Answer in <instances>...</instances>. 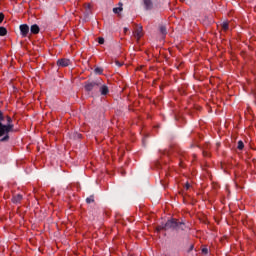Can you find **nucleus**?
<instances>
[{
	"mask_svg": "<svg viewBox=\"0 0 256 256\" xmlns=\"http://www.w3.org/2000/svg\"><path fill=\"white\" fill-rule=\"evenodd\" d=\"M13 119L10 116H4L0 111V129H13Z\"/></svg>",
	"mask_w": 256,
	"mask_h": 256,
	"instance_id": "f257e3e1",
	"label": "nucleus"
},
{
	"mask_svg": "<svg viewBox=\"0 0 256 256\" xmlns=\"http://www.w3.org/2000/svg\"><path fill=\"white\" fill-rule=\"evenodd\" d=\"M179 222L175 219L168 220L164 226V229H177Z\"/></svg>",
	"mask_w": 256,
	"mask_h": 256,
	"instance_id": "f03ea898",
	"label": "nucleus"
},
{
	"mask_svg": "<svg viewBox=\"0 0 256 256\" xmlns=\"http://www.w3.org/2000/svg\"><path fill=\"white\" fill-rule=\"evenodd\" d=\"M19 29H20V35L22 37H27V35H29V25L27 24H21L19 26Z\"/></svg>",
	"mask_w": 256,
	"mask_h": 256,
	"instance_id": "7ed1b4c3",
	"label": "nucleus"
},
{
	"mask_svg": "<svg viewBox=\"0 0 256 256\" xmlns=\"http://www.w3.org/2000/svg\"><path fill=\"white\" fill-rule=\"evenodd\" d=\"M58 67H69L71 65V60L67 58H62L57 61Z\"/></svg>",
	"mask_w": 256,
	"mask_h": 256,
	"instance_id": "20e7f679",
	"label": "nucleus"
},
{
	"mask_svg": "<svg viewBox=\"0 0 256 256\" xmlns=\"http://www.w3.org/2000/svg\"><path fill=\"white\" fill-rule=\"evenodd\" d=\"M10 129H0V137H3L0 141H7L9 139Z\"/></svg>",
	"mask_w": 256,
	"mask_h": 256,
	"instance_id": "39448f33",
	"label": "nucleus"
},
{
	"mask_svg": "<svg viewBox=\"0 0 256 256\" xmlns=\"http://www.w3.org/2000/svg\"><path fill=\"white\" fill-rule=\"evenodd\" d=\"M40 29H39V26L37 24H33L31 27H30V32L33 34V35H37L39 33Z\"/></svg>",
	"mask_w": 256,
	"mask_h": 256,
	"instance_id": "423d86ee",
	"label": "nucleus"
},
{
	"mask_svg": "<svg viewBox=\"0 0 256 256\" xmlns=\"http://www.w3.org/2000/svg\"><path fill=\"white\" fill-rule=\"evenodd\" d=\"M144 7L145 9H153V1L151 0H144Z\"/></svg>",
	"mask_w": 256,
	"mask_h": 256,
	"instance_id": "0eeeda50",
	"label": "nucleus"
},
{
	"mask_svg": "<svg viewBox=\"0 0 256 256\" xmlns=\"http://www.w3.org/2000/svg\"><path fill=\"white\" fill-rule=\"evenodd\" d=\"M22 200L23 196L21 194H17L12 198L13 203H21Z\"/></svg>",
	"mask_w": 256,
	"mask_h": 256,
	"instance_id": "6e6552de",
	"label": "nucleus"
},
{
	"mask_svg": "<svg viewBox=\"0 0 256 256\" xmlns=\"http://www.w3.org/2000/svg\"><path fill=\"white\" fill-rule=\"evenodd\" d=\"M100 93H101V95H107L109 93V87H107V85L101 86Z\"/></svg>",
	"mask_w": 256,
	"mask_h": 256,
	"instance_id": "1a4fd4ad",
	"label": "nucleus"
},
{
	"mask_svg": "<svg viewBox=\"0 0 256 256\" xmlns=\"http://www.w3.org/2000/svg\"><path fill=\"white\" fill-rule=\"evenodd\" d=\"M135 37H136L137 39H139L140 37H143V28H142V27H140V28H138V29L136 30V32H135Z\"/></svg>",
	"mask_w": 256,
	"mask_h": 256,
	"instance_id": "9d476101",
	"label": "nucleus"
},
{
	"mask_svg": "<svg viewBox=\"0 0 256 256\" xmlns=\"http://www.w3.org/2000/svg\"><path fill=\"white\" fill-rule=\"evenodd\" d=\"M121 11H123V6H119L116 8H113V13H115L116 15H119V13H121Z\"/></svg>",
	"mask_w": 256,
	"mask_h": 256,
	"instance_id": "9b49d317",
	"label": "nucleus"
},
{
	"mask_svg": "<svg viewBox=\"0 0 256 256\" xmlns=\"http://www.w3.org/2000/svg\"><path fill=\"white\" fill-rule=\"evenodd\" d=\"M93 87H95L94 83H88L85 85L86 91H93Z\"/></svg>",
	"mask_w": 256,
	"mask_h": 256,
	"instance_id": "f8f14e48",
	"label": "nucleus"
},
{
	"mask_svg": "<svg viewBox=\"0 0 256 256\" xmlns=\"http://www.w3.org/2000/svg\"><path fill=\"white\" fill-rule=\"evenodd\" d=\"M7 35V28L0 27V37H5Z\"/></svg>",
	"mask_w": 256,
	"mask_h": 256,
	"instance_id": "ddd939ff",
	"label": "nucleus"
},
{
	"mask_svg": "<svg viewBox=\"0 0 256 256\" xmlns=\"http://www.w3.org/2000/svg\"><path fill=\"white\" fill-rule=\"evenodd\" d=\"M245 147V144L243 143V141H238V146H237V149H239V151H243Z\"/></svg>",
	"mask_w": 256,
	"mask_h": 256,
	"instance_id": "4468645a",
	"label": "nucleus"
},
{
	"mask_svg": "<svg viewBox=\"0 0 256 256\" xmlns=\"http://www.w3.org/2000/svg\"><path fill=\"white\" fill-rule=\"evenodd\" d=\"M222 29H224V31H227V29H229V23L228 22H223Z\"/></svg>",
	"mask_w": 256,
	"mask_h": 256,
	"instance_id": "2eb2a0df",
	"label": "nucleus"
},
{
	"mask_svg": "<svg viewBox=\"0 0 256 256\" xmlns=\"http://www.w3.org/2000/svg\"><path fill=\"white\" fill-rule=\"evenodd\" d=\"M160 32L162 33V35H166L167 34V28H165V26L160 27Z\"/></svg>",
	"mask_w": 256,
	"mask_h": 256,
	"instance_id": "dca6fc26",
	"label": "nucleus"
},
{
	"mask_svg": "<svg viewBox=\"0 0 256 256\" xmlns=\"http://www.w3.org/2000/svg\"><path fill=\"white\" fill-rule=\"evenodd\" d=\"M95 73H97L98 75H101L103 73V69L102 68H95Z\"/></svg>",
	"mask_w": 256,
	"mask_h": 256,
	"instance_id": "f3484780",
	"label": "nucleus"
},
{
	"mask_svg": "<svg viewBox=\"0 0 256 256\" xmlns=\"http://www.w3.org/2000/svg\"><path fill=\"white\" fill-rule=\"evenodd\" d=\"M95 199L93 198V196H90L86 199V203H94Z\"/></svg>",
	"mask_w": 256,
	"mask_h": 256,
	"instance_id": "a211bd4d",
	"label": "nucleus"
},
{
	"mask_svg": "<svg viewBox=\"0 0 256 256\" xmlns=\"http://www.w3.org/2000/svg\"><path fill=\"white\" fill-rule=\"evenodd\" d=\"M98 43H99L100 45H103V43H105V39L102 38V37L98 38Z\"/></svg>",
	"mask_w": 256,
	"mask_h": 256,
	"instance_id": "6ab92c4d",
	"label": "nucleus"
},
{
	"mask_svg": "<svg viewBox=\"0 0 256 256\" xmlns=\"http://www.w3.org/2000/svg\"><path fill=\"white\" fill-rule=\"evenodd\" d=\"M3 19H5V15H3V13H0V23H3Z\"/></svg>",
	"mask_w": 256,
	"mask_h": 256,
	"instance_id": "aec40b11",
	"label": "nucleus"
},
{
	"mask_svg": "<svg viewBox=\"0 0 256 256\" xmlns=\"http://www.w3.org/2000/svg\"><path fill=\"white\" fill-rule=\"evenodd\" d=\"M73 139H81V134H76L73 136Z\"/></svg>",
	"mask_w": 256,
	"mask_h": 256,
	"instance_id": "412c9836",
	"label": "nucleus"
},
{
	"mask_svg": "<svg viewBox=\"0 0 256 256\" xmlns=\"http://www.w3.org/2000/svg\"><path fill=\"white\" fill-rule=\"evenodd\" d=\"M115 64L118 66V67H122V63H120L119 61H115Z\"/></svg>",
	"mask_w": 256,
	"mask_h": 256,
	"instance_id": "4be33fe9",
	"label": "nucleus"
},
{
	"mask_svg": "<svg viewBox=\"0 0 256 256\" xmlns=\"http://www.w3.org/2000/svg\"><path fill=\"white\" fill-rule=\"evenodd\" d=\"M189 187H191V185L189 183H186L185 188L189 189Z\"/></svg>",
	"mask_w": 256,
	"mask_h": 256,
	"instance_id": "5701e85b",
	"label": "nucleus"
},
{
	"mask_svg": "<svg viewBox=\"0 0 256 256\" xmlns=\"http://www.w3.org/2000/svg\"><path fill=\"white\" fill-rule=\"evenodd\" d=\"M202 251H203V253H207V249H203Z\"/></svg>",
	"mask_w": 256,
	"mask_h": 256,
	"instance_id": "b1692460",
	"label": "nucleus"
},
{
	"mask_svg": "<svg viewBox=\"0 0 256 256\" xmlns=\"http://www.w3.org/2000/svg\"><path fill=\"white\" fill-rule=\"evenodd\" d=\"M157 230H158V231H161V227H158Z\"/></svg>",
	"mask_w": 256,
	"mask_h": 256,
	"instance_id": "393cba45",
	"label": "nucleus"
}]
</instances>
